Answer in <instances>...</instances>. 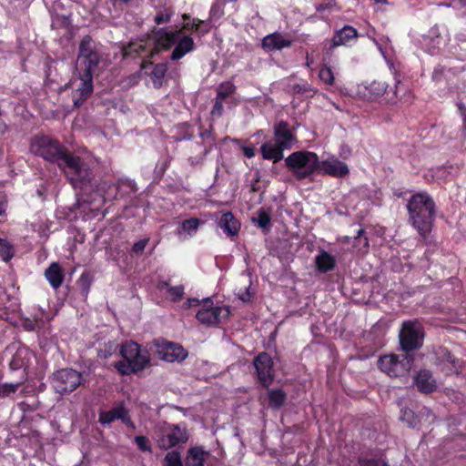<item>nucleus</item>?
<instances>
[{"label": "nucleus", "instance_id": "obj_47", "mask_svg": "<svg viewBox=\"0 0 466 466\" xmlns=\"http://www.w3.org/2000/svg\"><path fill=\"white\" fill-rule=\"evenodd\" d=\"M21 382L16 383H2L0 384V399L8 398L12 394L15 393L19 387L21 386Z\"/></svg>", "mask_w": 466, "mask_h": 466}, {"label": "nucleus", "instance_id": "obj_62", "mask_svg": "<svg viewBox=\"0 0 466 466\" xmlns=\"http://www.w3.org/2000/svg\"><path fill=\"white\" fill-rule=\"evenodd\" d=\"M458 110H459L460 114L461 115V116H466V106L464 104L459 103Z\"/></svg>", "mask_w": 466, "mask_h": 466}, {"label": "nucleus", "instance_id": "obj_16", "mask_svg": "<svg viewBox=\"0 0 466 466\" xmlns=\"http://www.w3.org/2000/svg\"><path fill=\"white\" fill-rule=\"evenodd\" d=\"M150 363V357L147 352L139 350L137 354L131 356L127 360H119L115 362L114 367L121 375L137 374L143 370Z\"/></svg>", "mask_w": 466, "mask_h": 466}, {"label": "nucleus", "instance_id": "obj_30", "mask_svg": "<svg viewBox=\"0 0 466 466\" xmlns=\"http://www.w3.org/2000/svg\"><path fill=\"white\" fill-rule=\"evenodd\" d=\"M370 248L368 232L360 228L357 235L351 241V253H356L358 256H363L368 253Z\"/></svg>", "mask_w": 466, "mask_h": 466}, {"label": "nucleus", "instance_id": "obj_56", "mask_svg": "<svg viewBox=\"0 0 466 466\" xmlns=\"http://www.w3.org/2000/svg\"><path fill=\"white\" fill-rule=\"evenodd\" d=\"M241 149L243 151L244 156L248 158L253 157L256 154V149L252 146H242Z\"/></svg>", "mask_w": 466, "mask_h": 466}, {"label": "nucleus", "instance_id": "obj_46", "mask_svg": "<svg viewBox=\"0 0 466 466\" xmlns=\"http://www.w3.org/2000/svg\"><path fill=\"white\" fill-rule=\"evenodd\" d=\"M174 15V10L171 7H164L159 10L154 17V22L157 25H162L170 22Z\"/></svg>", "mask_w": 466, "mask_h": 466}, {"label": "nucleus", "instance_id": "obj_21", "mask_svg": "<svg viewBox=\"0 0 466 466\" xmlns=\"http://www.w3.org/2000/svg\"><path fill=\"white\" fill-rule=\"evenodd\" d=\"M274 141L279 144L285 150L291 149L297 143L296 129L287 121L280 120L273 127Z\"/></svg>", "mask_w": 466, "mask_h": 466}, {"label": "nucleus", "instance_id": "obj_22", "mask_svg": "<svg viewBox=\"0 0 466 466\" xmlns=\"http://www.w3.org/2000/svg\"><path fill=\"white\" fill-rule=\"evenodd\" d=\"M292 46V41L285 38L280 33L275 32L267 35L261 42V47L266 52H273L289 48Z\"/></svg>", "mask_w": 466, "mask_h": 466}, {"label": "nucleus", "instance_id": "obj_25", "mask_svg": "<svg viewBox=\"0 0 466 466\" xmlns=\"http://www.w3.org/2000/svg\"><path fill=\"white\" fill-rule=\"evenodd\" d=\"M348 171L349 170L346 164L335 159L319 161V170L317 173L339 177L345 176Z\"/></svg>", "mask_w": 466, "mask_h": 466}, {"label": "nucleus", "instance_id": "obj_14", "mask_svg": "<svg viewBox=\"0 0 466 466\" xmlns=\"http://www.w3.org/2000/svg\"><path fill=\"white\" fill-rule=\"evenodd\" d=\"M100 60L101 56L96 50L92 37L88 35H85L80 41L78 50V61L84 66L83 69L96 71Z\"/></svg>", "mask_w": 466, "mask_h": 466}, {"label": "nucleus", "instance_id": "obj_1", "mask_svg": "<svg viewBox=\"0 0 466 466\" xmlns=\"http://www.w3.org/2000/svg\"><path fill=\"white\" fill-rule=\"evenodd\" d=\"M407 210L409 222L427 243L436 218L437 206L434 199L427 192L414 193L407 202Z\"/></svg>", "mask_w": 466, "mask_h": 466}, {"label": "nucleus", "instance_id": "obj_4", "mask_svg": "<svg viewBox=\"0 0 466 466\" xmlns=\"http://www.w3.org/2000/svg\"><path fill=\"white\" fill-rule=\"evenodd\" d=\"M285 165L296 180L301 181L317 173L319 159L315 152L299 150L285 158Z\"/></svg>", "mask_w": 466, "mask_h": 466}, {"label": "nucleus", "instance_id": "obj_31", "mask_svg": "<svg viewBox=\"0 0 466 466\" xmlns=\"http://www.w3.org/2000/svg\"><path fill=\"white\" fill-rule=\"evenodd\" d=\"M316 269L320 273H327L334 269L335 258L325 250H320L315 257Z\"/></svg>", "mask_w": 466, "mask_h": 466}, {"label": "nucleus", "instance_id": "obj_36", "mask_svg": "<svg viewBox=\"0 0 466 466\" xmlns=\"http://www.w3.org/2000/svg\"><path fill=\"white\" fill-rule=\"evenodd\" d=\"M92 282L93 276L87 271H84L77 279L76 286L83 298H87Z\"/></svg>", "mask_w": 466, "mask_h": 466}, {"label": "nucleus", "instance_id": "obj_42", "mask_svg": "<svg viewBox=\"0 0 466 466\" xmlns=\"http://www.w3.org/2000/svg\"><path fill=\"white\" fill-rule=\"evenodd\" d=\"M236 86L231 81H225L218 85L217 88V96L220 99H227L236 92Z\"/></svg>", "mask_w": 466, "mask_h": 466}, {"label": "nucleus", "instance_id": "obj_12", "mask_svg": "<svg viewBox=\"0 0 466 466\" xmlns=\"http://www.w3.org/2000/svg\"><path fill=\"white\" fill-rule=\"evenodd\" d=\"M230 310L228 307H214L210 298L202 300V308L198 311L197 319L205 325L214 326L218 324L222 319L229 317Z\"/></svg>", "mask_w": 466, "mask_h": 466}, {"label": "nucleus", "instance_id": "obj_24", "mask_svg": "<svg viewBox=\"0 0 466 466\" xmlns=\"http://www.w3.org/2000/svg\"><path fill=\"white\" fill-rule=\"evenodd\" d=\"M414 384L419 391L429 394L436 390L437 385L432 374L428 370H420L414 377Z\"/></svg>", "mask_w": 466, "mask_h": 466}, {"label": "nucleus", "instance_id": "obj_50", "mask_svg": "<svg viewBox=\"0 0 466 466\" xmlns=\"http://www.w3.org/2000/svg\"><path fill=\"white\" fill-rule=\"evenodd\" d=\"M149 240H150L149 238H142V239L135 242L131 248V255L137 256V257L141 256L143 254L147 245L148 244Z\"/></svg>", "mask_w": 466, "mask_h": 466}, {"label": "nucleus", "instance_id": "obj_55", "mask_svg": "<svg viewBox=\"0 0 466 466\" xmlns=\"http://www.w3.org/2000/svg\"><path fill=\"white\" fill-rule=\"evenodd\" d=\"M361 466H388V464L382 460L370 459V460H360Z\"/></svg>", "mask_w": 466, "mask_h": 466}, {"label": "nucleus", "instance_id": "obj_33", "mask_svg": "<svg viewBox=\"0 0 466 466\" xmlns=\"http://www.w3.org/2000/svg\"><path fill=\"white\" fill-rule=\"evenodd\" d=\"M268 405L271 409L281 408L287 400V394L282 389H273L268 392Z\"/></svg>", "mask_w": 466, "mask_h": 466}, {"label": "nucleus", "instance_id": "obj_11", "mask_svg": "<svg viewBox=\"0 0 466 466\" xmlns=\"http://www.w3.org/2000/svg\"><path fill=\"white\" fill-rule=\"evenodd\" d=\"M199 137L201 142H197L195 147H200L201 151L196 156H190L187 158L191 167L202 166L207 156L212 151L216 144L217 136L214 132V126L210 124L208 128H204L202 125L199 126Z\"/></svg>", "mask_w": 466, "mask_h": 466}, {"label": "nucleus", "instance_id": "obj_64", "mask_svg": "<svg viewBox=\"0 0 466 466\" xmlns=\"http://www.w3.org/2000/svg\"><path fill=\"white\" fill-rule=\"evenodd\" d=\"M218 5H213L211 9H210V16L213 17V16H216L217 14H218Z\"/></svg>", "mask_w": 466, "mask_h": 466}, {"label": "nucleus", "instance_id": "obj_19", "mask_svg": "<svg viewBox=\"0 0 466 466\" xmlns=\"http://www.w3.org/2000/svg\"><path fill=\"white\" fill-rule=\"evenodd\" d=\"M151 59L149 56L147 59H143L140 65V70L144 71V75L150 77L154 88L159 89L164 84L165 76L167 72V64L164 62L155 64Z\"/></svg>", "mask_w": 466, "mask_h": 466}, {"label": "nucleus", "instance_id": "obj_23", "mask_svg": "<svg viewBox=\"0 0 466 466\" xmlns=\"http://www.w3.org/2000/svg\"><path fill=\"white\" fill-rule=\"evenodd\" d=\"M218 226L227 237L233 238L238 235L241 225L231 211H227L219 218Z\"/></svg>", "mask_w": 466, "mask_h": 466}, {"label": "nucleus", "instance_id": "obj_10", "mask_svg": "<svg viewBox=\"0 0 466 466\" xmlns=\"http://www.w3.org/2000/svg\"><path fill=\"white\" fill-rule=\"evenodd\" d=\"M155 356L167 362H182L188 356L187 350L180 344L165 339L154 341Z\"/></svg>", "mask_w": 466, "mask_h": 466}, {"label": "nucleus", "instance_id": "obj_3", "mask_svg": "<svg viewBox=\"0 0 466 466\" xmlns=\"http://www.w3.org/2000/svg\"><path fill=\"white\" fill-rule=\"evenodd\" d=\"M59 168L65 173L75 189L84 190L93 187L96 174L94 170L95 164L91 159L70 152Z\"/></svg>", "mask_w": 466, "mask_h": 466}, {"label": "nucleus", "instance_id": "obj_32", "mask_svg": "<svg viewBox=\"0 0 466 466\" xmlns=\"http://www.w3.org/2000/svg\"><path fill=\"white\" fill-rule=\"evenodd\" d=\"M205 22L199 18H193L189 22L183 23L182 26L177 30H181V35H190L195 32H200L201 35H205L209 32V27H202Z\"/></svg>", "mask_w": 466, "mask_h": 466}, {"label": "nucleus", "instance_id": "obj_49", "mask_svg": "<svg viewBox=\"0 0 466 466\" xmlns=\"http://www.w3.org/2000/svg\"><path fill=\"white\" fill-rule=\"evenodd\" d=\"M319 77L322 82L328 85L333 84L334 76L330 67L326 65L322 66L319 72Z\"/></svg>", "mask_w": 466, "mask_h": 466}, {"label": "nucleus", "instance_id": "obj_34", "mask_svg": "<svg viewBox=\"0 0 466 466\" xmlns=\"http://www.w3.org/2000/svg\"><path fill=\"white\" fill-rule=\"evenodd\" d=\"M257 214V218H252V222L256 223L265 232H269L272 227L270 212L264 208H260Z\"/></svg>", "mask_w": 466, "mask_h": 466}, {"label": "nucleus", "instance_id": "obj_9", "mask_svg": "<svg viewBox=\"0 0 466 466\" xmlns=\"http://www.w3.org/2000/svg\"><path fill=\"white\" fill-rule=\"evenodd\" d=\"M82 373L71 368L61 369L53 375L54 388L61 395L73 392L82 384Z\"/></svg>", "mask_w": 466, "mask_h": 466}, {"label": "nucleus", "instance_id": "obj_38", "mask_svg": "<svg viewBox=\"0 0 466 466\" xmlns=\"http://www.w3.org/2000/svg\"><path fill=\"white\" fill-rule=\"evenodd\" d=\"M14 245L5 238H0V258L3 261L8 262L15 256Z\"/></svg>", "mask_w": 466, "mask_h": 466}, {"label": "nucleus", "instance_id": "obj_17", "mask_svg": "<svg viewBox=\"0 0 466 466\" xmlns=\"http://www.w3.org/2000/svg\"><path fill=\"white\" fill-rule=\"evenodd\" d=\"M188 440V434L185 426L168 425L162 437L158 440V446L161 449L168 450L179 444H184Z\"/></svg>", "mask_w": 466, "mask_h": 466}, {"label": "nucleus", "instance_id": "obj_43", "mask_svg": "<svg viewBox=\"0 0 466 466\" xmlns=\"http://www.w3.org/2000/svg\"><path fill=\"white\" fill-rule=\"evenodd\" d=\"M118 346L119 345L114 340H109L107 342H105L98 349L97 355L99 358L106 360L116 352Z\"/></svg>", "mask_w": 466, "mask_h": 466}, {"label": "nucleus", "instance_id": "obj_58", "mask_svg": "<svg viewBox=\"0 0 466 466\" xmlns=\"http://www.w3.org/2000/svg\"><path fill=\"white\" fill-rule=\"evenodd\" d=\"M331 5H331V2H330V1H329V2H326V3L317 4V5H315V7H316V10H317L318 12H323V11H325V10H327V9H329V8L331 7Z\"/></svg>", "mask_w": 466, "mask_h": 466}, {"label": "nucleus", "instance_id": "obj_63", "mask_svg": "<svg viewBox=\"0 0 466 466\" xmlns=\"http://www.w3.org/2000/svg\"><path fill=\"white\" fill-rule=\"evenodd\" d=\"M119 187H120V185L116 186L115 184L109 186V189L114 191V197H113L114 198H116Z\"/></svg>", "mask_w": 466, "mask_h": 466}, {"label": "nucleus", "instance_id": "obj_6", "mask_svg": "<svg viewBox=\"0 0 466 466\" xmlns=\"http://www.w3.org/2000/svg\"><path fill=\"white\" fill-rule=\"evenodd\" d=\"M412 363L413 357L409 354H390L380 357L378 367L390 377H401L410 371Z\"/></svg>", "mask_w": 466, "mask_h": 466}, {"label": "nucleus", "instance_id": "obj_35", "mask_svg": "<svg viewBox=\"0 0 466 466\" xmlns=\"http://www.w3.org/2000/svg\"><path fill=\"white\" fill-rule=\"evenodd\" d=\"M292 91L295 95L302 96L304 97H313L317 93L315 89L308 81L301 80L299 83L292 86Z\"/></svg>", "mask_w": 466, "mask_h": 466}, {"label": "nucleus", "instance_id": "obj_2", "mask_svg": "<svg viewBox=\"0 0 466 466\" xmlns=\"http://www.w3.org/2000/svg\"><path fill=\"white\" fill-rule=\"evenodd\" d=\"M153 34L154 48L149 53V58H153L161 51H168L174 46L169 58L171 61H177L196 49L193 37L181 35V30L157 28L153 30Z\"/></svg>", "mask_w": 466, "mask_h": 466}, {"label": "nucleus", "instance_id": "obj_29", "mask_svg": "<svg viewBox=\"0 0 466 466\" xmlns=\"http://www.w3.org/2000/svg\"><path fill=\"white\" fill-rule=\"evenodd\" d=\"M148 41L145 38H140L135 41H130L122 48V55L124 58H137L147 50Z\"/></svg>", "mask_w": 466, "mask_h": 466}, {"label": "nucleus", "instance_id": "obj_52", "mask_svg": "<svg viewBox=\"0 0 466 466\" xmlns=\"http://www.w3.org/2000/svg\"><path fill=\"white\" fill-rule=\"evenodd\" d=\"M223 101L224 99H220L216 96L215 102L210 112L212 117H220L222 116L224 112Z\"/></svg>", "mask_w": 466, "mask_h": 466}, {"label": "nucleus", "instance_id": "obj_51", "mask_svg": "<svg viewBox=\"0 0 466 466\" xmlns=\"http://www.w3.org/2000/svg\"><path fill=\"white\" fill-rule=\"evenodd\" d=\"M134 441L141 451H152L151 444L147 437L142 435L136 436Z\"/></svg>", "mask_w": 466, "mask_h": 466}, {"label": "nucleus", "instance_id": "obj_20", "mask_svg": "<svg viewBox=\"0 0 466 466\" xmlns=\"http://www.w3.org/2000/svg\"><path fill=\"white\" fill-rule=\"evenodd\" d=\"M95 71L81 69L79 73V84L73 92V100L76 106H79L93 93V76Z\"/></svg>", "mask_w": 466, "mask_h": 466}, {"label": "nucleus", "instance_id": "obj_5", "mask_svg": "<svg viewBox=\"0 0 466 466\" xmlns=\"http://www.w3.org/2000/svg\"><path fill=\"white\" fill-rule=\"evenodd\" d=\"M30 152L45 160L56 163L58 167L70 151L57 139L49 136H35L30 141Z\"/></svg>", "mask_w": 466, "mask_h": 466}, {"label": "nucleus", "instance_id": "obj_60", "mask_svg": "<svg viewBox=\"0 0 466 466\" xmlns=\"http://www.w3.org/2000/svg\"><path fill=\"white\" fill-rule=\"evenodd\" d=\"M121 186H127V187L130 188V191H132V192H137V190L136 183H134L132 181H127L125 183L122 182Z\"/></svg>", "mask_w": 466, "mask_h": 466}, {"label": "nucleus", "instance_id": "obj_26", "mask_svg": "<svg viewBox=\"0 0 466 466\" xmlns=\"http://www.w3.org/2000/svg\"><path fill=\"white\" fill-rule=\"evenodd\" d=\"M209 451L202 446L190 447L184 459V466H204Z\"/></svg>", "mask_w": 466, "mask_h": 466}, {"label": "nucleus", "instance_id": "obj_41", "mask_svg": "<svg viewBox=\"0 0 466 466\" xmlns=\"http://www.w3.org/2000/svg\"><path fill=\"white\" fill-rule=\"evenodd\" d=\"M400 420L410 428H417L420 425V418L412 410L402 409L400 411Z\"/></svg>", "mask_w": 466, "mask_h": 466}, {"label": "nucleus", "instance_id": "obj_54", "mask_svg": "<svg viewBox=\"0 0 466 466\" xmlns=\"http://www.w3.org/2000/svg\"><path fill=\"white\" fill-rule=\"evenodd\" d=\"M22 325L24 329L27 331H34L37 328H39L38 322L36 319H24L22 320Z\"/></svg>", "mask_w": 466, "mask_h": 466}, {"label": "nucleus", "instance_id": "obj_40", "mask_svg": "<svg viewBox=\"0 0 466 466\" xmlns=\"http://www.w3.org/2000/svg\"><path fill=\"white\" fill-rule=\"evenodd\" d=\"M141 350L140 346L135 341H127L121 345L120 355L123 358L122 360H127L131 356L137 355Z\"/></svg>", "mask_w": 466, "mask_h": 466}, {"label": "nucleus", "instance_id": "obj_57", "mask_svg": "<svg viewBox=\"0 0 466 466\" xmlns=\"http://www.w3.org/2000/svg\"><path fill=\"white\" fill-rule=\"evenodd\" d=\"M7 207L6 197L0 192V216L5 212Z\"/></svg>", "mask_w": 466, "mask_h": 466}, {"label": "nucleus", "instance_id": "obj_13", "mask_svg": "<svg viewBox=\"0 0 466 466\" xmlns=\"http://www.w3.org/2000/svg\"><path fill=\"white\" fill-rule=\"evenodd\" d=\"M253 365L259 384L268 388L274 380V363L271 356L268 352H260L254 358Z\"/></svg>", "mask_w": 466, "mask_h": 466}, {"label": "nucleus", "instance_id": "obj_28", "mask_svg": "<svg viewBox=\"0 0 466 466\" xmlns=\"http://www.w3.org/2000/svg\"><path fill=\"white\" fill-rule=\"evenodd\" d=\"M285 149L276 141H267L260 147L262 158L265 160H272L277 163L284 158Z\"/></svg>", "mask_w": 466, "mask_h": 466}, {"label": "nucleus", "instance_id": "obj_53", "mask_svg": "<svg viewBox=\"0 0 466 466\" xmlns=\"http://www.w3.org/2000/svg\"><path fill=\"white\" fill-rule=\"evenodd\" d=\"M140 80H141V72L138 71V72H136V73H133V74L127 76V77H125L123 79L122 82L125 86L131 87V86L137 85Z\"/></svg>", "mask_w": 466, "mask_h": 466}, {"label": "nucleus", "instance_id": "obj_8", "mask_svg": "<svg viewBox=\"0 0 466 466\" xmlns=\"http://www.w3.org/2000/svg\"><path fill=\"white\" fill-rule=\"evenodd\" d=\"M394 87L390 90L387 89L386 96H384L385 105L389 106H410L415 96L413 91L402 82L400 74L395 72L394 74Z\"/></svg>", "mask_w": 466, "mask_h": 466}, {"label": "nucleus", "instance_id": "obj_45", "mask_svg": "<svg viewBox=\"0 0 466 466\" xmlns=\"http://www.w3.org/2000/svg\"><path fill=\"white\" fill-rule=\"evenodd\" d=\"M200 223H201V220L199 218H191L183 220L180 228L184 232H187L189 235H193L197 232Z\"/></svg>", "mask_w": 466, "mask_h": 466}, {"label": "nucleus", "instance_id": "obj_39", "mask_svg": "<svg viewBox=\"0 0 466 466\" xmlns=\"http://www.w3.org/2000/svg\"><path fill=\"white\" fill-rule=\"evenodd\" d=\"M442 360L443 362L450 365L449 372L450 373H458L460 369L461 368V361L457 359L451 351L448 350H442Z\"/></svg>", "mask_w": 466, "mask_h": 466}, {"label": "nucleus", "instance_id": "obj_44", "mask_svg": "<svg viewBox=\"0 0 466 466\" xmlns=\"http://www.w3.org/2000/svg\"><path fill=\"white\" fill-rule=\"evenodd\" d=\"M163 466H184L180 452L177 451H168L163 460Z\"/></svg>", "mask_w": 466, "mask_h": 466}, {"label": "nucleus", "instance_id": "obj_15", "mask_svg": "<svg viewBox=\"0 0 466 466\" xmlns=\"http://www.w3.org/2000/svg\"><path fill=\"white\" fill-rule=\"evenodd\" d=\"M389 85L382 80L364 81L357 86L355 98L366 101H377L386 96Z\"/></svg>", "mask_w": 466, "mask_h": 466}, {"label": "nucleus", "instance_id": "obj_27", "mask_svg": "<svg viewBox=\"0 0 466 466\" xmlns=\"http://www.w3.org/2000/svg\"><path fill=\"white\" fill-rule=\"evenodd\" d=\"M44 276L54 289H59L65 280L64 269L58 262H52L46 268Z\"/></svg>", "mask_w": 466, "mask_h": 466}, {"label": "nucleus", "instance_id": "obj_59", "mask_svg": "<svg viewBox=\"0 0 466 466\" xmlns=\"http://www.w3.org/2000/svg\"><path fill=\"white\" fill-rule=\"evenodd\" d=\"M186 305L188 308L196 307V306L202 305V301H200L198 299H196V298H190V299H187Z\"/></svg>", "mask_w": 466, "mask_h": 466}, {"label": "nucleus", "instance_id": "obj_7", "mask_svg": "<svg viewBox=\"0 0 466 466\" xmlns=\"http://www.w3.org/2000/svg\"><path fill=\"white\" fill-rule=\"evenodd\" d=\"M424 338L423 328L417 320H407L402 323L400 332V344L405 354L420 349Z\"/></svg>", "mask_w": 466, "mask_h": 466}, {"label": "nucleus", "instance_id": "obj_18", "mask_svg": "<svg viewBox=\"0 0 466 466\" xmlns=\"http://www.w3.org/2000/svg\"><path fill=\"white\" fill-rule=\"evenodd\" d=\"M116 420H120L127 428L136 429V425L129 416V411L123 402L114 406L109 410L99 411L98 422L102 425H108Z\"/></svg>", "mask_w": 466, "mask_h": 466}, {"label": "nucleus", "instance_id": "obj_37", "mask_svg": "<svg viewBox=\"0 0 466 466\" xmlns=\"http://www.w3.org/2000/svg\"><path fill=\"white\" fill-rule=\"evenodd\" d=\"M350 25H345L340 30L336 31L334 34L330 46L337 47L341 45H345L350 39Z\"/></svg>", "mask_w": 466, "mask_h": 466}, {"label": "nucleus", "instance_id": "obj_48", "mask_svg": "<svg viewBox=\"0 0 466 466\" xmlns=\"http://www.w3.org/2000/svg\"><path fill=\"white\" fill-rule=\"evenodd\" d=\"M184 290L185 289L183 285L171 286L168 287L167 293L173 302H177L183 298L185 294Z\"/></svg>", "mask_w": 466, "mask_h": 466}, {"label": "nucleus", "instance_id": "obj_61", "mask_svg": "<svg viewBox=\"0 0 466 466\" xmlns=\"http://www.w3.org/2000/svg\"><path fill=\"white\" fill-rule=\"evenodd\" d=\"M8 315L6 308L3 306V303L0 302V319H5Z\"/></svg>", "mask_w": 466, "mask_h": 466}]
</instances>
